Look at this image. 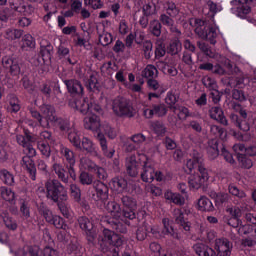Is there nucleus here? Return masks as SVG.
Here are the masks:
<instances>
[{
  "instance_id": "1a4fd4ad",
  "label": "nucleus",
  "mask_w": 256,
  "mask_h": 256,
  "mask_svg": "<svg viewBox=\"0 0 256 256\" xmlns=\"http://www.w3.org/2000/svg\"><path fill=\"white\" fill-rule=\"evenodd\" d=\"M120 201L124 209H128L123 210V217L125 219H130L131 221L135 219V217H137L135 214V211L137 210V199L129 195H122Z\"/></svg>"
},
{
  "instance_id": "9d476101",
  "label": "nucleus",
  "mask_w": 256,
  "mask_h": 256,
  "mask_svg": "<svg viewBox=\"0 0 256 256\" xmlns=\"http://www.w3.org/2000/svg\"><path fill=\"white\" fill-rule=\"evenodd\" d=\"M141 179L144 183H153V181H163V174L161 172L155 171V168L151 166V163L144 162Z\"/></svg>"
},
{
  "instance_id": "052dcab7",
  "label": "nucleus",
  "mask_w": 256,
  "mask_h": 256,
  "mask_svg": "<svg viewBox=\"0 0 256 256\" xmlns=\"http://www.w3.org/2000/svg\"><path fill=\"white\" fill-rule=\"evenodd\" d=\"M202 83L207 89H210V91H215V89H217V82L215 79L211 78V76H204L202 78Z\"/></svg>"
},
{
  "instance_id": "49530a36",
  "label": "nucleus",
  "mask_w": 256,
  "mask_h": 256,
  "mask_svg": "<svg viewBox=\"0 0 256 256\" xmlns=\"http://www.w3.org/2000/svg\"><path fill=\"white\" fill-rule=\"evenodd\" d=\"M0 193H1V197L2 199H4V201H15V192H13V190H11V188H7L5 186H2L0 188Z\"/></svg>"
},
{
  "instance_id": "c85d7f7f",
  "label": "nucleus",
  "mask_w": 256,
  "mask_h": 256,
  "mask_svg": "<svg viewBox=\"0 0 256 256\" xmlns=\"http://www.w3.org/2000/svg\"><path fill=\"white\" fill-rule=\"evenodd\" d=\"M166 201H171L175 205H185V198L178 193L171 192L170 190L166 191L164 194Z\"/></svg>"
},
{
  "instance_id": "a211bd4d",
  "label": "nucleus",
  "mask_w": 256,
  "mask_h": 256,
  "mask_svg": "<svg viewBox=\"0 0 256 256\" xmlns=\"http://www.w3.org/2000/svg\"><path fill=\"white\" fill-rule=\"evenodd\" d=\"M126 171L130 177H137L139 175V163H137L135 155H130L126 158Z\"/></svg>"
},
{
  "instance_id": "473e14b6",
  "label": "nucleus",
  "mask_w": 256,
  "mask_h": 256,
  "mask_svg": "<svg viewBox=\"0 0 256 256\" xmlns=\"http://www.w3.org/2000/svg\"><path fill=\"white\" fill-rule=\"evenodd\" d=\"M0 217L3 219L4 225L7 229H10V231H16L18 227L17 221L13 219L8 212H2Z\"/></svg>"
},
{
  "instance_id": "a19ab883",
  "label": "nucleus",
  "mask_w": 256,
  "mask_h": 256,
  "mask_svg": "<svg viewBox=\"0 0 256 256\" xmlns=\"http://www.w3.org/2000/svg\"><path fill=\"white\" fill-rule=\"evenodd\" d=\"M5 37L9 41H15V39H21V37H23V30L8 28L5 32Z\"/></svg>"
},
{
  "instance_id": "72a5a7b5",
  "label": "nucleus",
  "mask_w": 256,
  "mask_h": 256,
  "mask_svg": "<svg viewBox=\"0 0 256 256\" xmlns=\"http://www.w3.org/2000/svg\"><path fill=\"white\" fill-rule=\"evenodd\" d=\"M207 153L210 159H217L219 157V146L217 140H210L207 147Z\"/></svg>"
},
{
  "instance_id": "2eb2a0df",
  "label": "nucleus",
  "mask_w": 256,
  "mask_h": 256,
  "mask_svg": "<svg viewBox=\"0 0 256 256\" xmlns=\"http://www.w3.org/2000/svg\"><path fill=\"white\" fill-rule=\"evenodd\" d=\"M173 217L176 225L182 227L183 231H185L186 233L191 232V222L185 219V214L183 213V211H181V209H175Z\"/></svg>"
},
{
  "instance_id": "6e6552de",
  "label": "nucleus",
  "mask_w": 256,
  "mask_h": 256,
  "mask_svg": "<svg viewBox=\"0 0 256 256\" xmlns=\"http://www.w3.org/2000/svg\"><path fill=\"white\" fill-rule=\"evenodd\" d=\"M231 5H233L237 17L245 19L251 13V9L256 7V0H233Z\"/></svg>"
},
{
  "instance_id": "338daca9",
  "label": "nucleus",
  "mask_w": 256,
  "mask_h": 256,
  "mask_svg": "<svg viewBox=\"0 0 256 256\" xmlns=\"http://www.w3.org/2000/svg\"><path fill=\"white\" fill-rule=\"evenodd\" d=\"M70 193H71V197H73V199L79 203V201H81V188H79V186H77L76 184H71L70 185Z\"/></svg>"
},
{
  "instance_id": "ddd939ff",
  "label": "nucleus",
  "mask_w": 256,
  "mask_h": 256,
  "mask_svg": "<svg viewBox=\"0 0 256 256\" xmlns=\"http://www.w3.org/2000/svg\"><path fill=\"white\" fill-rule=\"evenodd\" d=\"M16 141L21 147L24 148V153H26L25 157H30V159H33L35 155H37V150L33 148V145H31V136L27 135H17L16 136Z\"/></svg>"
},
{
  "instance_id": "e2e57ef3",
  "label": "nucleus",
  "mask_w": 256,
  "mask_h": 256,
  "mask_svg": "<svg viewBox=\"0 0 256 256\" xmlns=\"http://www.w3.org/2000/svg\"><path fill=\"white\" fill-rule=\"evenodd\" d=\"M130 141H133L134 145L139 148L141 145H143V143H145V141H147V137L141 133H138L132 135L130 137Z\"/></svg>"
},
{
  "instance_id": "6e6d98bb",
  "label": "nucleus",
  "mask_w": 256,
  "mask_h": 256,
  "mask_svg": "<svg viewBox=\"0 0 256 256\" xmlns=\"http://www.w3.org/2000/svg\"><path fill=\"white\" fill-rule=\"evenodd\" d=\"M20 212L22 214V217H24V219H29L31 217L29 201L27 200L20 201Z\"/></svg>"
},
{
  "instance_id": "f257e3e1",
  "label": "nucleus",
  "mask_w": 256,
  "mask_h": 256,
  "mask_svg": "<svg viewBox=\"0 0 256 256\" xmlns=\"http://www.w3.org/2000/svg\"><path fill=\"white\" fill-rule=\"evenodd\" d=\"M198 167L199 174H191L188 177V185L191 189H201L205 183L209 181V172L203 165V154L193 151L192 159H188L186 162V173H191L193 169Z\"/></svg>"
},
{
  "instance_id": "6ab92c4d",
  "label": "nucleus",
  "mask_w": 256,
  "mask_h": 256,
  "mask_svg": "<svg viewBox=\"0 0 256 256\" xmlns=\"http://www.w3.org/2000/svg\"><path fill=\"white\" fill-rule=\"evenodd\" d=\"M84 127L90 131H99L101 129V119L95 114L84 118Z\"/></svg>"
},
{
  "instance_id": "7c9ffc66",
  "label": "nucleus",
  "mask_w": 256,
  "mask_h": 256,
  "mask_svg": "<svg viewBox=\"0 0 256 256\" xmlns=\"http://www.w3.org/2000/svg\"><path fill=\"white\" fill-rule=\"evenodd\" d=\"M111 187L116 191H129L127 189V180L123 177H114L110 182Z\"/></svg>"
},
{
  "instance_id": "bb28decb",
  "label": "nucleus",
  "mask_w": 256,
  "mask_h": 256,
  "mask_svg": "<svg viewBox=\"0 0 256 256\" xmlns=\"http://www.w3.org/2000/svg\"><path fill=\"white\" fill-rule=\"evenodd\" d=\"M52 171H54L55 175H57L62 183H69V176L67 175V171H65L63 164L55 162L52 165Z\"/></svg>"
},
{
  "instance_id": "8fccbe9b",
  "label": "nucleus",
  "mask_w": 256,
  "mask_h": 256,
  "mask_svg": "<svg viewBox=\"0 0 256 256\" xmlns=\"http://www.w3.org/2000/svg\"><path fill=\"white\" fill-rule=\"evenodd\" d=\"M159 71L154 65H147L146 68L142 71V77L146 79L157 77Z\"/></svg>"
},
{
  "instance_id": "bf43d9fd",
  "label": "nucleus",
  "mask_w": 256,
  "mask_h": 256,
  "mask_svg": "<svg viewBox=\"0 0 256 256\" xmlns=\"http://www.w3.org/2000/svg\"><path fill=\"white\" fill-rule=\"evenodd\" d=\"M165 9L167 15L170 17H177V15H179V8H177V5L173 2L166 3Z\"/></svg>"
},
{
  "instance_id": "393cba45",
  "label": "nucleus",
  "mask_w": 256,
  "mask_h": 256,
  "mask_svg": "<svg viewBox=\"0 0 256 256\" xmlns=\"http://www.w3.org/2000/svg\"><path fill=\"white\" fill-rule=\"evenodd\" d=\"M97 139L99 141V145L101 147L104 157L111 159L113 157V155H115V149H113V148L109 149V146L107 145V138H105V135L98 133Z\"/></svg>"
},
{
  "instance_id": "4d7b16f0",
  "label": "nucleus",
  "mask_w": 256,
  "mask_h": 256,
  "mask_svg": "<svg viewBox=\"0 0 256 256\" xmlns=\"http://www.w3.org/2000/svg\"><path fill=\"white\" fill-rule=\"evenodd\" d=\"M143 52L145 59H151V57H153V43L151 40L143 42Z\"/></svg>"
},
{
  "instance_id": "ea45409f",
  "label": "nucleus",
  "mask_w": 256,
  "mask_h": 256,
  "mask_svg": "<svg viewBox=\"0 0 256 256\" xmlns=\"http://www.w3.org/2000/svg\"><path fill=\"white\" fill-rule=\"evenodd\" d=\"M8 100H9V111H11L12 113H18V111L21 110V104H19V99L17 98V96L10 94L8 96Z\"/></svg>"
},
{
  "instance_id": "cd10ccee",
  "label": "nucleus",
  "mask_w": 256,
  "mask_h": 256,
  "mask_svg": "<svg viewBox=\"0 0 256 256\" xmlns=\"http://www.w3.org/2000/svg\"><path fill=\"white\" fill-rule=\"evenodd\" d=\"M104 239L109 245H113L114 247H121L123 245V239L110 230H104Z\"/></svg>"
},
{
  "instance_id": "0e129e2a",
  "label": "nucleus",
  "mask_w": 256,
  "mask_h": 256,
  "mask_svg": "<svg viewBox=\"0 0 256 256\" xmlns=\"http://www.w3.org/2000/svg\"><path fill=\"white\" fill-rule=\"evenodd\" d=\"M79 181L81 185H92L93 184V175L88 172L83 171L80 173Z\"/></svg>"
},
{
  "instance_id": "e433bc0d",
  "label": "nucleus",
  "mask_w": 256,
  "mask_h": 256,
  "mask_svg": "<svg viewBox=\"0 0 256 256\" xmlns=\"http://www.w3.org/2000/svg\"><path fill=\"white\" fill-rule=\"evenodd\" d=\"M79 168L83 169L84 171H94L97 169V164H95V162L88 157H82L80 159Z\"/></svg>"
},
{
  "instance_id": "f03ea898",
  "label": "nucleus",
  "mask_w": 256,
  "mask_h": 256,
  "mask_svg": "<svg viewBox=\"0 0 256 256\" xmlns=\"http://www.w3.org/2000/svg\"><path fill=\"white\" fill-rule=\"evenodd\" d=\"M193 250L198 256H231L233 251V243L227 238H216L214 248L207 244L196 243Z\"/></svg>"
},
{
  "instance_id": "423d86ee",
  "label": "nucleus",
  "mask_w": 256,
  "mask_h": 256,
  "mask_svg": "<svg viewBox=\"0 0 256 256\" xmlns=\"http://www.w3.org/2000/svg\"><path fill=\"white\" fill-rule=\"evenodd\" d=\"M69 105L72 109L79 111L83 115H87V113H91V115H95V113H101V106L95 103H90L88 99H72L69 101Z\"/></svg>"
},
{
  "instance_id": "37998d69",
  "label": "nucleus",
  "mask_w": 256,
  "mask_h": 256,
  "mask_svg": "<svg viewBox=\"0 0 256 256\" xmlns=\"http://www.w3.org/2000/svg\"><path fill=\"white\" fill-rule=\"evenodd\" d=\"M37 147L40 153L46 157V159L51 157V146H49V143L38 140Z\"/></svg>"
},
{
  "instance_id": "b1692460",
  "label": "nucleus",
  "mask_w": 256,
  "mask_h": 256,
  "mask_svg": "<svg viewBox=\"0 0 256 256\" xmlns=\"http://www.w3.org/2000/svg\"><path fill=\"white\" fill-rule=\"evenodd\" d=\"M97 33L99 35V43H101L103 47H107V45L113 43V35L109 32H105V25L97 26Z\"/></svg>"
},
{
  "instance_id": "680f3d73",
  "label": "nucleus",
  "mask_w": 256,
  "mask_h": 256,
  "mask_svg": "<svg viewBox=\"0 0 256 256\" xmlns=\"http://www.w3.org/2000/svg\"><path fill=\"white\" fill-rule=\"evenodd\" d=\"M97 85V73L93 72L92 74H90L88 82L86 83V87L87 89H89V91H95V89H97Z\"/></svg>"
},
{
  "instance_id": "0eeeda50",
  "label": "nucleus",
  "mask_w": 256,
  "mask_h": 256,
  "mask_svg": "<svg viewBox=\"0 0 256 256\" xmlns=\"http://www.w3.org/2000/svg\"><path fill=\"white\" fill-rule=\"evenodd\" d=\"M112 109L118 117H133V106L127 98L117 97L114 99Z\"/></svg>"
},
{
  "instance_id": "20e7f679",
  "label": "nucleus",
  "mask_w": 256,
  "mask_h": 256,
  "mask_svg": "<svg viewBox=\"0 0 256 256\" xmlns=\"http://www.w3.org/2000/svg\"><path fill=\"white\" fill-rule=\"evenodd\" d=\"M31 116L33 119L38 121L40 127L44 129H49L51 125L57 123V112L55 111V107L51 105H44L41 108V113L37 110H30Z\"/></svg>"
},
{
  "instance_id": "4be33fe9",
  "label": "nucleus",
  "mask_w": 256,
  "mask_h": 256,
  "mask_svg": "<svg viewBox=\"0 0 256 256\" xmlns=\"http://www.w3.org/2000/svg\"><path fill=\"white\" fill-rule=\"evenodd\" d=\"M209 117L214 119V121H218L221 125H229L227 118H225V115L223 114V110L219 106H214L209 109Z\"/></svg>"
},
{
  "instance_id": "a878e982",
  "label": "nucleus",
  "mask_w": 256,
  "mask_h": 256,
  "mask_svg": "<svg viewBox=\"0 0 256 256\" xmlns=\"http://www.w3.org/2000/svg\"><path fill=\"white\" fill-rule=\"evenodd\" d=\"M60 155L62 157V160L65 161L67 165H75V152H73V150L67 148L63 144L60 145Z\"/></svg>"
},
{
  "instance_id": "603ef678",
  "label": "nucleus",
  "mask_w": 256,
  "mask_h": 256,
  "mask_svg": "<svg viewBox=\"0 0 256 256\" xmlns=\"http://www.w3.org/2000/svg\"><path fill=\"white\" fill-rule=\"evenodd\" d=\"M173 112L183 121L189 117V109L185 106H175L173 107Z\"/></svg>"
},
{
  "instance_id": "774afa93",
  "label": "nucleus",
  "mask_w": 256,
  "mask_h": 256,
  "mask_svg": "<svg viewBox=\"0 0 256 256\" xmlns=\"http://www.w3.org/2000/svg\"><path fill=\"white\" fill-rule=\"evenodd\" d=\"M150 32L159 37L161 35V23L158 20H153L150 22Z\"/></svg>"
},
{
  "instance_id": "f8f14e48",
  "label": "nucleus",
  "mask_w": 256,
  "mask_h": 256,
  "mask_svg": "<svg viewBox=\"0 0 256 256\" xmlns=\"http://www.w3.org/2000/svg\"><path fill=\"white\" fill-rule=\"evenodd\" d=\"M56 229H62L58 234V239L60 241H64L65 243H69V239H71V235L67 234V229H69V226L65 223V220L61 216H54V219L50 222Z\"/></svg>"
},
{
  "instance_id": "79ce46f5",
  "label": "nucleus",
  "mask_w": 256,
  "mask_h": 256,
  "mask_svg": "<svg viewBox=\"0 0 256 256\" xmlns=\"http://www.w3.org/2000/svg\"><path fill=\"white\" fill-rule=\"evenodd\" d=\"M35 47V38L31 36V34H26L22 38V49L24 51H29V49H33Z\"/></svg>"
},
{
  "instance_id": "69168bd1",
  "label": "nucleus",
  "mask_w": 256,
  "mask_h": 256,
  "mask_svg": "<svg viewBox=\"0 0 256 256\" xmlns=\"http://www.w3.org/2000/svg\"><path fill=\"white\" fill-rule=\"evenodd\" d=\"M210 133L212 135H215L216 137H220L221 139H225L227 137V132L225 130L217 125H212L210 127Z\"/></svg>"
},
{
  "instance_id": "5fc2aeb1",
  "label": "nucleus",
  "mask_w": 256,
  "mask_h": 256,
  "mask_svg": "<svg viewBox=\"0 0 256 256\" xmlns=\"http://www.w3.org/2000/svg\"><path fill=\"white\" fill-rule=\"evenodd\" d=\"M228 191L230 195H233V197H237L238 199H245V197H247L245 191L238 189V187L233 184L228 186Z\"/></svg>"
},
{
  "instance_id": "9b49d317",
  "label": "nucleus",
  "mask_w": 256,
  "mask_h": 256,
  "mask_svg": "<svg viewBox=\"0 0 256 256\" xmlns=\"http://www.w3.org/2000/svg\"><path fill=\"white\" fill-rule=\"evenodd\" d=\"M78 223L80 228L85 231L86 235H88V241L93 243V239H95L97 235L95 232V222L92 219L81 216L78 218Z\"/></svg>"
},
{
  "instance_id": "aec40b11",
  "label": "nucleus",
  "mask_w": 256,
  "mask_h": 256,
  "mask_svg": "<svg viewBox=\"0 0 256 256\" xmlns=\"http://www.w3.org/2000/svg\"><path fill=\"white\" fill-rule=\"evenodd\" d=\"M64 83L67 87L68 93H71V95H83V84H81L79 80H65Z\"/></svg>"
},
{
  "instance_id": "f704fd0d",
  "label": "nucleus",
  "mask_w": 256,
  "mask_h": 256,
  "mask_svg": "<svg viewBox=\"0 0 256 256\" xmlns=\"http://www.w3.org/2000/svg\"><path fill=\"white\" fill-rule=\"evenodd\" d=\"M0 179L5 185H8L9 187L15 185V176L8 170H0Z\"/></svg>"
},
{
  "instance_id": "4c0bfd02",
  "label": "nucleus",
  "mask_w": 256,
  "mask_h": 256,
  "mask_svg": "<svg viewBox=\"0 0 256 256\" xmlns=\"http://www.w3.org/2000/svg\"><path fill=\"white\" fill-rule=\"evenodd\" d=\"M160 21L163 25H166V27H169L172 33H178V35H181V31H179L177 27L173 26L175 21H173L171 17L167 16L166 14H162L160 16Z\"/></svg>"
},
{
  "instance_id": "3c124183",
  "label": "nucleus",
  "mask_w": 256,
  "mask_h": 256,
  "mask_svg": "<svg viewBox=\"0 0 256 256\" xmlns=\"http://www.w3.org/2000/svg\"><path fill=\"white\" fill-rule=\"evenodd\" d=\"M57 55H58L59 59H67L68 63H70V65H73L71 58H69V48H67L63 44H60L58 46Z\"/></svg>"
},
{
  "instance_id": "39448f33",
  "label": "nucleus",
  "mask_w": 256,
  "mask_h": 256,
  "mask_svg": "<svg viewBox=\"0 0 256 256\" xmlns=\"http://www.w3.org/2000/svg\"><path fill=\"white\" fill-rule=\"evenodd\" d=\"M45 188L47 191V199H51V201L54 203H59V201H67V199H69L65 186H63L59 180H48L45 183Z\"/></svg>"
},
{
  "instance_id": "13d9d810",
  "label": "nucleus",
  "mask_w": 256,
  "mask_h": 256,
  "mask_svg": "<svg viewBox=\"0 0 256 256\" xmlns=\"http://www.w3.org/2000/svg\"><path fill=\"white\" fill-rule=\"evenodd\" d=\"M40 213H42L43 217L46 219L48 223H51L53 219L55 218V215H53V212L47 208L44 204L40 205L39 207Z\"/></svg>"
},
{
  "instance_id": "c756f323",
  "label": "nucleus",
  "mask_w": 256,
  "mask_h": 256,
  "mask_svg": "<svg viewBox=\"0 0 256 256\" xmlns=\"http://www.w3.org/2000/svg\"><path fill=\"white\" fill-rule=\"evenodd\" d=\"M231 121L234 122L236 127H238L241 131L247 132L251 129V124H249L248 120H241L239 119V116L236 114H231L230 116Z\"/></svg>"
},
{
  "instance_id": "a18cd8bd",
  "label": "nucleus",
  "mask_w": 256,
  "mask_h": 256,
  "mask_svg": "<svg viewBox=\"0 0 256 256\" xmlns=\"http://www.w3.org/2000/svg\"><path fill=\"white\" fill-rule=\"evenodd\" d=\"M150 128L153 129L156 135L163 136L165 135V133H167V127H165V124H163V122H152Z\"/></svg>"
},
{
  "instance_id": "2f4dec72",
  "label": "nucleus",
  "mask_w": 256,
  "mask_h": 256,
  "mask_svg": "<svg viewBox=\"0 0 256 256\" xmlns=\"http://www.w3.org/2000/svg\"><path fill=\"white\" fill-rule=\"evenodd\" d=\"M106 210L114 219H121V206L117 202H108L106 205Z\"/></svg>"
},
{
  "instance_id": "de8ad7c7",
  "label": "nucleus",
  "mask_w": 256,
  "mask_h": 256,
  "mask_svg": "<svg viewBox=\"0 0 256 256\" xmlns=\"http://www.w3.org/2000/svg\"><path fill=\"white\" fill-rule=\"evenodd\" d=\"M81 149H84V151H87V153H97V150L95 149V145L93 144V141H91L87 137H84L81 140Z\"/></svg>"
},
{
  "instance_id": "09e8293b",
  "label": "nucleus",
  "mask_w": 256,
  "mask_h": 256,
  "mask_svg": "<svg viewBox=\"0 0 256 256\" xmlns=\"http://www.w3.org/2000/svg\"><path fill=\"white\" fill-rule=\"evenodd\" d=\"M183 48L181 41L179 39L175 38L174 40H171L169 47H168V53L171 55H177L179 51Z\"/></svg>"
},
{
  "instance_id": "f3484780",
  "label": "nucleus",
  "mask_w": 256,
  "mask_h": 256,
  "mask_svg": "<svg viewBox=\"0 0 256 256\" xmlns=\"http://www.w3.org/2000/svg\"><path fill=\"white\" fill-rule=\"evenodd\" d=\"M162 231L165 237H171L172 239H177L179 241L181 236H179V232L175 230V228L171 225V220L169 218H164L162 220Z\"/></svg>"
},
{
  "instance_id": "dca6fc26",
  "label": "nucleus",
  "mask_w": 256,
  "mask_h": 256,
  "mask_svg": "<svg viewBox=\"0 0 256 256\" xmlns=\"http://www.w3.org/2000/svg\"><path fill=\"white\" fill-rule=\"evenodd\" d=\"M2 65L5 69H9L11 75H19L21 73V67H19V62L9 56L2 58Z\"/></svg>"
},
{
  "instance_id": "58836bf2",
  "label": "nucleus",
  "mask_w": 256,
  "mask_h": 256,
  "mask_svg": "<svg viewBox=\"0 0 256 256\" xmlns=\"http://www.w3.org/2000/svg\"><path fill=\"white\" fill-rule=\"evenodd\" d=\"M209 196L211 199H215L216 203H227L229 199H231V196H229L225 192H215V191H210Z\"/></svg>"
},
{
  "instance_id": "864d4df0",
  "label": "nucleus",
  "mask_w": 256,
  "mask_h": 256,
  "mask_svg": "<svg viewBox=\"0 0 256 256\" xmlns=\"http://www.w3.org/2000/svg\"><path fill=\"white\" fill-rule=\"evenodd\" d=\"M68 139L72 145L76 147V149L81 150V138L79 137V134L77 133V130H72L68 134Z\"/></svg>"
},
{
  "instance_id": "412c9836",
  "label": "nucleus",
  "mask_w": 256,
  "mask_h": 256,
  "mask_svg": "<svg viewBox=\"0 0 256 256\" xmlns=\"http://www.w3.org/2000/svg\"><path fill=\"white\" fill-rule=\"evenodd\" d=\"M21 165L25 170L28 171L32 181H35V179H37V168L35 167V162L33 161V159L30 158L29 156H24L22 158Z\"/></svg>"
},
{
  "instance_id": "5701e85b",
  "label": "nucleus",
  "mask_w": 256,
  "mask_h": 256,
  "mask_svg": "<svg viewBox=\"0 0 256 256\" xmlns=\"http://www.w3.org/2000/svg\"><path fill=\"white\" fill-rule=\"evenodd\" d=\"M227 213L231 215L232 219L228 220V225L231 227H238L241 220H239V217H241L242 212L241 208L239 206H232L227 208Z\"/></svg>"
},
{
  "instance_id": "4468645a",
  "label": "nucleus",
  "mask_w": 256,
  "mask_h": 256,
  "mask_svg": "<svg viewBox=\"0 0 256 256\" xmlns=\"http://www.w3.org/2000/svg\"><path fill=\"white\" fill-rule=\"evenodd\" d=\"M93 201H107L109 199V188L103 182H97L95 185V193L92 194Z\"/></svg>"
},
{
  "instance_id": "c03bdc74",
  "label": "nucleus",
  "mask_w": 256,
  "mask_h": 256,
  "mask_svg": "<svg viewBox=\"0 0 256 256\" xmlns=\"http://www.w3.org/2000/svg\"><path fill=\"white\" fill-rule=\"evenodd\" d=\"M56 203L63 217H66V219H69V217H71V207H69V204H67V201L58 200V202Z\"/></svg>"
},
{
  "instance_id": "c9c22d12",
  "label": "nucleus",
  "mask_w": 256,
  "mask_h": 256,
  "mask_svg": "<svg viewBox=\"0 0 256 256\" xmlns=\"http://www.w3.org/2000/svg\"><path fill=\"white\" fill-rule=\"evenodd\" d=\"M198 209L199 211H213L215 207L213 206V202H211L209 198L202 196L198 200Z\"/></svg>"
},
{
  "instance_id": "7ed1b4c3",
  "label": "nucleus",
  "mask_w": 256,
  "mask_h": 256,
  "mask_svg": "<svg viewBox=\"0 0 256 256\" xmlns=\"http://www.w3.org/2000/svg\"><path fill=\"white\" fill-rule=\"evenodd\" d=\"M190 25L195 28V33L200 39H208L211 45H215L217 41V27L207 23L205 20L196 18L190 21Z\"/></svg>"
}]
</instances>
